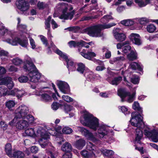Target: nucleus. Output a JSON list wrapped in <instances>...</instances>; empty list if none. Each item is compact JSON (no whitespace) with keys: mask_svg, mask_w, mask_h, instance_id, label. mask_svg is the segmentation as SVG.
Here are the masks:
<instances>
[{"mask_svg":"<svg viewBox=\"0 0 158 158\" xmlns=\"http://www.w3.org/2000/svg\"><path fill=\"white\" fill-rule=\"evenodd\" d=\"M131 118L130 122L131 125L137 127L136 129V143L140 144V140L143 136L142 130L144 129V134L148 137L151 139L155 142H158V133L155 129L151 130L148 126L144 125L142 121V117L141 115L136 112H133L131 114Z\"/></svg>","mask_w":158,"mask_h":158,"instance_id":"1","label":"nucleus"},{"mask_svg":"<svg viewBox=\"0 0 158 158\" xmlns=\"http://www.w3.org/2000/svg\"><path fill=\"white\" fill-rule=\"evenodd\" d=\"M113 19V18L110 15H105L100 20L101 22L103 23V24H98L90 27L85 29V32L92 37H100L103 35L101 32L102 30L108 29L115 25L116 24L114 23L106 24Z\"/></svg>","mask_w":158,"mask_h":158,"instance_id":"2","label":"nucleus"},{"mask_svg":"<svg viewBox=\"0 0 158 158\" xmlns=\"http://www.w3.org/2000/svg\"><path fill=\"white\" fill-rule=\"evenodd\" d=\"M24 64L23 68L25 71L28 72L30 81L35 83L38 82L40 79L41 74L35 66L28 59H25Z\"/></svg>","mask_w":158,"mask_h":158,"instance_id":"3","label":"nucleus"},{"mask_svg":"<svg viewBox=\"0 0 158 158\" xmlns=\"http://www.w3.org/2000/svg\"><path fill=\"white\" fill-rule=\"evenodd\" d=\"M80 121L83 125L87 126L94 131H96L99 125V120L88 112L84 114L83 118H81Z\"/></svg>","mask_w":158,"mask_h":158,"instance_id":"4","label":"nucleus"},{"mask_svg":"<svg viewBox=\"0 0 158 158\" xmlns=\"http://www.w3.org/2000/svg\"><path fill=\"white\" fill-rule=\"evenodd\" d=\"M29 110L25 105H22L19 106L15 110V115L18 118L26 119L30 123L32 124L35 119L31 115L28 114Z\"/></svg>","mask_w":158,"mask_h":158,"instance_id":"5","label":"nucleus"},{"mask_svg":"<svg viewBox=\"0 0 158 158\" xmlns=\"http://www.w3.org/2000/svg\"><path fill=\"white\" fill-rule=\"evenodd\" d=\"M73 9V8L71 7L67 3L63 2L59 3L56 6L55 10L62 11L63 14L60 16V19H71L73 16L74 11H72L69 13H66V11L68 9L71 10Z\"/></svg>","mask_w":158,"mask_h":158,"instance_id":"6","label":"nucleus"},{"mask_svg":"<svg viewBox=\"0 0 158 158\" xmlns=\"http://www.w3.org/2000/svg\"><path fill=\"white\" fill-rule=\"evenodd\" d=\"M37 133L41 137L39 142L42 148H45L47 146L51 145V144L48 140L49 139V134L44 129L39 128L37 131Z\"/></svg>","mask_w":158,"mask_h":158,"instance_id":"7","label":"nucleus"},{"mask_svg":"<svg viewBox=\"0 0 158 158\" xmlns=\"http://www.w3.org/2000/svg\"><path fill=\"white\" fill-rule=\"evenodd\" d=\"M6 41L13 45H16L18 44L22 47L26 48L28 44V40L27 37L23 39H20L14 34H11L10 38L6 40Z\"/></svg>","mask_w":158,"mask_h":158,"instance_id":"8","label":"nucleus"},{"mask_svg":"<svg viewBox=\"0 0 158 158\" xmlns=\"http://www.w3.org/2000/svg\"><path fill=\"white\" fill-rule=\"evenodd\" d=\"M118 94L121 98L122 102L126 101V98L127 97V102L130 103L132 102L134 100L135 92H134L131 95L130 92H127L125 89H120L118 90Z\"/></svg>","mask_w":158,"mask_h":158,"instance_id":"9","label":"nucleus"},{"mask_svg":"<svg viewBox=\"0 0 158 158\" xmlns=\"http://www.w3.org/2000/svg\"><path fill=\"white\" fill-rule=\"evenodd\" d=\"M55 52L59 55L61 58H63L65 61L67 63V68L69 70L72 71H75L76 69V64L74 63L73 61L70 59H69L66 54L63 53L61 51L58 49L55 51Z\"/></svg>","mask_w":158,"mask_h":158,"instance_id":"10","label":"nucleus"},{"mask_svg":"<svg viewBox=\"0 0 158 158\" xmlns=\"http://www.w3.org/2000/svg\"><path fill=\"white\" fill-rule=\"evenodd\" d=\"M79 54L85 58L90 60L91 58L96 56L95 53L91 50H87L82 48H78Z\"/></svg>","mask_w":158,"mask_h":158,"instance_id":"11","label":"nucleus"},{"mask_svg":"<svg viewBox=\"0 0 158 158\" xmlns=\"http://www.w3.org/2000/svg\"><path fill=\"white\" fill-rule=\"evenodd\" d=\"M78 129L81 132L82 135L89 140H91L94 143H97L99 141L98 139L94 136L92 133L83 127H78Z\"/></svg>","mask_w":158,"mask_h":158,"instance_id":"12","label":"nucleus"},{"mask_svg":"<svg viewBox=\"0 0 158 158\" xmlns=\"http://www.w3.org/2000/svg\"><path fill=\"white\" fill-rule=\"evenodd\" d=\"M19 118L17 119V121L16 124V127L17 128L20 130H23L25 129L30 124L34 125L35 123L34 121V123L31 124L30 123L29 121H26L25 119L23 120H19Z\"/></svg>","mask_w":158,"mask_h":158,"instance_id":"13","label":"nucleus"},{"mask_svg":"<svg viewBox=\"0 0 158 158\" xmlns=\"http://www.w3.org/2000/svg\"><path fill=\"white\" fill-rule=\"evenodd\" d=\"M114 36L118 41H123L126 40V36L122 32L121 29L116 28L113 30Z\"/></svg>","mask_w":158,"mask_h":158,"instance_id":"14","label":"nucleus"},{"mask_svg":"<svg viewBox=\"0 0 158 158\" xmlns=\"http://www.w3.org/2000/svg\"><path fill=\"white\" fill-rule=\"evenodd\" d=\"M56 84L62 93L66 94L69 92V86L66 82L60 81H57Z\"/></svg>","mask_w":158,"mask_h":158,"instance_id":"15","label":"nucleus"},{"mask_svg":"<svg viewBox=\"0 0 158 158\" xmlns=\"http://www.w3.org/2000/svg\"><path fill=\"white\" fill-rule=\"evenodd\" d=\"M97 130L99 137L101 138L107 135L108 132V127L104 124L100 125Z\"/></svg>","mask_w":158,"mask_h":158,"instance_id":"16","label":"nucleus"},{"mask_svg":"<svg viewBox=\"0 0 158 158\" xmlns=\"http://www.w3.org/2000/svg\"><path fill=\"white\" fill-rule=\"evenodd\" d=\"M0 85H6L9 89H12L14 84L10 77H5L0 79Z\"/></svg>","mask_w":158,"mask_h":158,"instance_id":"17","label":"nucleus"},{"mask_svg":"<svg viewBox=\"0 0 158 158\" xmlns=\"http://www.w3.org/2000/svg\"><path fill=\"white\" fill-rule=\"evenodd\" d=\"M16 4L19 9L22 11H25L29 8V4L24 0H19L16 2Z\"/></svg>","mask_w":158,"mask_h":158,"instance_id":"18","label":"nucleus"},{"mask_svg":"<svg viewBox=\"0 0 158 158\" xmlns=\"http://www.w3.org/2000/svg\"><path fill=\"white\" fill-rule=\"evenodd\" d=\"M129 38L132 43L135 44L139 45L142 43L140 37L138 34L131 33L130 35Z\"/></svg>","mask_w":158,"mask_h":158,"instance_id":"19","label":"nucleus"},{"mask_svg":"<svg viewBox=\"0 0 158 158\" xmlns=\"http://www.w3.org/2000/svg\"><path fill=\"white\" fill-rule=\"evenodd\" d=\"M42 92L40 91L38 92L36 91L35 92V94L37 96H41V99L44 101H49L52 99L51 96L48 94L44 93L41 94Z\"/></svg>","mask_w":158,"mask_h":158,"instance_id":"20","label":"nucleus"},{"mask_svg":"<svg viewBox=\"0 0 158 158\" xmlns=\"http://www.w3.org/2000/svg\"><path fill=\"white\" fill-rule=\"evenodd\" d=\"M85 141L83 139H80L76 141L74 143V145L78 149H81L85 145Z\"/></svg>","mask_w":158,"mask_h":158,"instance_id":"21","label":"nucleus"},{"mask_svg":"<svg viewBox=\"0 0 158 158\" xmlns=\"http://www.w3.org/2000/svg\"><path fill=\"white\" fill-rule=\"evenodd\" d=\"M86 148L87 150L91 151L93 153L92 156H95V153H98V152L95 150V147L91 142L88 143L86 146Z\"/></svg>","mask_w":158,"mask_h":158,"instance_id":"22","label":"nucleus"},{"mask_svg":"<svg viewBox=\"0 0 158 158\" xmlns=\"http://www.w3.org/2000/svg\"><path fill=\"white\" fill-rule=\"evenodd\" d=\"M144 0L145 1L142 0H134V1L139 7H142L145 6L150 3V0Z\"/></svg>","mask_w":158,"mask_h":158,"instance_id":"23","label":"nucleus"},{"mask_svg":"<svg viewBox=\"0 0 158 158\" xmlns=\"http://www.w3.org/2000/svg\"><path fill=\"white\" fill-rule=\"evenodd\" d=\"M72 147L69 143L66 142L61 147L62 150L64 152H69L72 150Z\"/></svg>","mask_w":158,"mask_h":158,"instance_id":"24","label":"nucleus"},{"mask_svg":"<svg viewBox=\"0 0 158 158\" xmlns=\"http://www.w3.org/2000/svg\"><path fill=\"white\" fill-rule=\"evenodd\" d=\"M131 68L133 70L138 69L139 70L141 71L142 70V68L140 64L135 62L131 63L130 65Z\"/></svg>","mask_w":158,"mask_h":158,"instance_id":"25","label":"nucleus"},{"mask_svg":"<svg viewBox=\"0 0 158 158\" xmlns=\"http://www.w3.org/2000/svg\"><path fill=\"white\" fill-rule=\"evenodd\" d=\"M25 155L24 153L20 151L15 152L13 154L14 158H24Z\"/></svg>","mask_w":158,"mask_h":158,"instance_id":"26","label":"nucleus"},{"mask_svg":"<svg viewBox=\"0 0 158 158\" xmlns=\"http://www.w3.org/2000/svg\"><path fill=\"white\" fill-rule=\"evenodd\" d=\"M25 134L28 136L31 137H34L35 136V134L33 128H29L25 131Z\"/></svg>","mask_w":158,"mask_h":158,"instance_id":"27","label":"nucleus"},{"mask_svg":"<svg viewBox=\"0 0 158 158\" xmlns=\"http://www.w3.org/2000/svg\"><path fill=\"white\" fill-rule=\"evenodd\" d=\"M122 24L126 26H129L133 25L134 24V21L131 19H126L121 21Z\"/></svg>","mask_w":158,"mask_h":158,"instance_id":"28","label":"nucleus"},{"mask_svg":"<svg viewBox=\"0 0 158 158\" xmlns=\"http://www.w3.org/2000/svg\"><path fill=\"white\" fill-rule=\"evenodd\" d=\"M12 149V147L10 143H7L5 147V151L6 154L9 156H11Z\"/></svg>","mask_w":158,"mask_h":158,"instance_id":"29","label":"nucleus"},{"mask_svg":"<svg viewBox=\"0 0 158 158\" xmlns=\"http://www.w3.org/2000/svg\"><path fill=\"white\" fill-rule=\"evenodd\" d=\"M77 70L80 73H83L85 70V66L82 63H79L77 65Z\"/></svg>","mask_w":158,"mask_h":158,"instance_id":"30","label":"nucleus"},{"mask_svg":"<svg viewBox=\"0 0 158 158\" xmlns=\"http://www.w3.org/2000/svg\"><path fill=\"white\" fill-rule=\"evenodd\" d=\"M103 155L106 156H109L113 155L114 152L112 150H109L106 149H102L101 150Z\"/></svg>","mask_w":158,"mask_h":158,"instance_id":"31","label":"nucleus"},{"mask_svg":"<svg viewBox=\"0 0 158 158\" xmlns=\"http://www.w3.org/2000/svg\"><path fill=\"white\" fill-rule=\"evenodd\" d=\"M122 80V77H116L111 81L110 84L113 85H117Z\"/></svg>","mask_w":158,"mask_h":158,"instance_id":"32","label":"nucleus"},{"mask_svg":"<svg viewBox=\"0 0 158 158\" xmlns=\"http://www.w3.org/2000/svg\"><path fill=\"white\" fill-rule=\"evenodd\" d=\"M127 57L130 60H133L136 59L137 55L133 51H131L130 53L127 55Z\"/></svg>","mask_w":158,"mask_h":158,"instance_id":"33","label":"nucleus"},{"mask_svg":"<svg viewBox=\"0 0 158 158\" xmlns=\"http://www.w3.org/2000/svg\"><path fill=\"white\" fill-rule=\"evenodd\" d=\"M8 90L7 88L4 87H0V96H4L7 95Z\"/></svg>","mask_w":158,"mask_h":158,"instance_id":"34","label":"nucleus"},{"mask_svg":"<svg viewBox=\"0 0 158 158\" xmlns=\"http://www.w3.org/2000/svg\"><path fill=\"white\" fill-rule=\"evenodd\" d=\"M146 29L149 32L153 33L156 30V27L153 24H150L147 26Z\"/></svg>","mask_w":158,"mask_h":158,"instance_id":"35","label":"nucleus"},{"mask_svg":"<svg viewBox=\"0 0 158 158\" xmlns=\"http://www.w3.org/2000/svg\"><path fill=\"white\" fill-rule=\"evenodd\" d=\"M12 62L13 64L17 66L23 63L22 60L18 57L13 58L12 60Z\"/></svg>","mask_w":158,"mask_h":158,"instance_id":"36","label":"nucleus"},{"mask_svg":"<svg viewBox=\"0 0 158 158\" xmlns=\"http://www.w3.org/2000/svg\"><path fill=\"white\" fill-rule=\"evenodd\" d=\"M103 52H105V57L106 59H109L111 56V52L109 51L108 48L106 47H103L102 48Z\"/></svg>","mask_w":158,"mask_h":158,"instance_id":"37","label":"nucleus"},{"mask_svg":"<svg viewBox=\"0 0 158 158\" xmlns=\"http://www.w3.org/2000/svg\"><path fill=\"white\" fill-rule=\"evenodd\" d=\"M15 105V101L13 100H9L7 101L6 103V107L9 109L14 107Z\"/></svg>","mask_w":158,"mask_h":158,"instance_id":"38","label":"nucleus"},{"mask_svg":"<svg viewBox=\"0 0 158 158\" xmlns=\"http://www.w3.org/2000/svg\"><path fill=\"white\" fill-rule=\"evenodd\" d=\"M132 108L135 110H138L140 112H142V109L140 107L139 104L138 102H134L132 105Z\"/></svg>","mask_w":158,"mask_h":158,"instance_id":"39","label":"nucleus"},{"mask_svg":"<svg viewBox=\"0 0 158 158\" xmlns=\"http://www.w3.org/2000/svg\"><path fill=\"white\" fill-rule=\"evenodd\" d=\"M9 56L8 52L4 50H0V57L2 60H5V57H7Z\"/></svg>","mask_w":158,"mask_h":158,"instance_id":"40","label":"nucleus"},{"mask_svg":"<svg viewBox=\"0 0 158 158\" xmlns=\"http://www.w3.org/2000/svg\"><path fill=\"white\" fill-rule=\"evenodd\" d=\"M68 30L69 31H72L74 33H77L79 31L80 28L78 27H70L64 29V30Z\"/></svg>","mask_w":158,"mask_h":158,"instance_id":"41","label":"nucleus"},{"mask_svg":"<svg viewBox=\"0 0 158 158\" xmlns=\"http://www.w3.org/2000/svg\"><path fill=\"white\" fill-rule=\"evenodd\" d=\"M19 81L21 83H25L27 82L28 78L27 76L22 75L18 78Z\"/></svg>","mask_w":158,"mask_h":158,"instance_id":"42","label":"nucleus"},{"mask_svg":"<svg viewBox=\"0 0 158 158\" xmlns=\"http://www.w3.org/2000/svg\"><path fill=\"white\" fill-rule=\"evenodd\" d=\"M73 130L70 127H64L62 129V132L65 134H69L71 133Z\"/></svg>","mask_w":158,"mask_h":158,"instance_id":"43","label":"nucleus"},{"mask_svg":"<svg viewBox=\"0 0 158 158\" xmlns=\"http://www.w3.org/2000/svg\"><path fill=\"white\" fill-rule=\"evenodd\" d=\"M51 17L49 16L48 18L45 21V28L46 29H50V22L51 19Z\"/></svg>","mask_w":158,"mask_h":158,"instance_id":"44","label":"nucleus"},{"mask_svg":"<svg viewBox=\"0 0 158 158\" xmlns=\"http://www.w3.org/2000/svg\"><path fill=\"white\" fill-rule=\"evenodd\" d=\"M119 109L126 115L130 114V111L129 110L128 108L127 107L125 106H120Z\"/></svg>","mask_w":158,"mask_h":158,"instance_id":"45","label":"nucleus"},{"mask_svg":"<svg viewBox=\"0 0 158 158\" xmlns=\"http://www.w3.org/2000/svg\"><path fill=\"white\" fill-rule=\"evenodd\" d=\"M16 94V97L18 98H21L26 94V92L24 90H19L18 89Z\"/></svg>","mask_w":158,"mask_h":158,"instance_id":"46","label":"nucleus"},{"mask_svg":"<svg viewBox=\"0 0 158 158\" xmlns=\"http://www.w3.org/2000/svg\"><path fill=\"white\" fill-rule=\"evenodd\" d=\"M7 29L2 25H0V34L2 35H4L7 32Z\"/></svg>","mask_w":158,"mask_h":158,"instance_id":"47","label":"nucleus"},{"mask_svg":"<svg viewBox=\"0 0 158 158\" xmlns=\"http://www.w3.org/2000/svg\"><path fill=\"white\" fill-rule=\"evenodd\" d=\"M125 46L123 48V52L125 53H128L131 50V47L128 44Z\"/></svg>","mask_w":158,"mask_h":158,"instance_id":"48","label":"nucleus"},{"mask_svg":"<svg viewBox=\"0 0 158 158\" xmlns=\"http://www.w3.org/2000/svg\"><path fill=\"white\" fill-rule=\"evenodd\" d=\"M18 92L17 89H15L11 90H8L7 95H11L12 96H16L17 92Z\"/></svg>","mask_w":158,"mask_h":158,"instance_id":"49","label":"nucleus"},{"mask_svg":"<svg viewBox=\"0 0 158 158\" xmlns=\"http://www.w3.org/2000/svg\"><path fill=\"white\" fill-rule=\"evenodd\" d=\"M81 155L84 158H90L91 155H90L88 152L85 150H83L81 152Z\"/></svg>","mask_w":158,"mask_h":158,"instance_id":"50","label":"nucleus"},{"mask_svg":"<svg viewBox=\"0 0 158 158\" xmlns=\"http://www.w3.org/2000/svg\"><path fill=\"white\" fill-rule=\"evenodd\" d=\"M139 79L138 76H133L131 79V82L135 84L139 83Z\"/></svg>","mask_w":158,"mask_h":158,"instance_id":"51","label":"nucleus"},{"mask_svg":"<svg viewBox=\"0 0 158 158\" xmlns=\"http://www.w3.org/2000/svg\"><path fill=\"white\" fill-rule=\"evenodd\" d=\"M62 98L63 100L67 102H71L73 101V99L67 95H63Z\"/></svg>","mask_w":158,"mask_h":158,"instance_id":"52","label":"nucleus"},{"mask_svg":"<svg viewBox=\"0 0 158 158\" xmlns=\"http://www.w3.org/2000/svg\"><path fill=\"white\" fill-rule=\"evenodd\" d=\"M125 59L123 56H120L114 58V60L116 63H118L120 62L123 61Z\"/></svg>","mask_w":158,"mask_h":158,"instance_id":"53","label":"nucleus"},{"mask_svg":"<svg viewBox=\"0 0 158 158\" xmlns=\"http://www.w3.org/2000/svg\"><path fill=\"white\" fill-rule=\"evenodd\" d=\"M29 40L31 48L33 49H35L36 48V45L35 41L32 38H30Z\"/></svg>","mask_w":158,"mask_h":158,"instance_id":"54","label":"nucleus"},{"mask_svg":"<svg viewBox=\"0 0 158 158\" xmlns=\"http://www.w3.org/2000/svg\"><path fill=\"white\" fill-rule=\"evenodd\" d=\"M40 38L43 44L45 45L46 46H47L48 45V43L46 38L42 35L40 36Z\"/></svg>","mask_w":158,"mask_h":158,"instance_id":"55","label":"nucleus"},{"mask_svg":"<svg viewBox=\"0 0 158 158\" xmlns=\"http://www.w3.org/2000/svg\"><path fill=\"white\" fill-rule=\"evenodd\" d=\"M60 105L59 103L53 102L51 106L52 108L54 110H56L58 109Z\"/></svg>","mask_w":158,"mask_h":158,"instance_id":"56","label":"nucleus"},{"mask_svg":"<svg viewBox=\"0 0 158 158\" xmlns=\"http://www.w3.org/2000/svg\"><path fill=\"white\" fill-rule=\"evenodd\" d=\"M47 5L43 2H39L37 4V6L39 9H43L46 7Z\"/></svg>","mask_w":158,"mask_h":158,"instance_id":"57","label":"nucleus"},{"mask_svg":"<svg viewBox=\"0 0 158 158\" xmlns=\"http://www.w3.org/2000/svg\"><path fill=\"white\" fill-rule=\"evenodd\" d=\"M9 72H16L18 71V69L14 65H11L8 69Z\"/></svg>","mask_w":158,"mask_h":158,"instance_id":"58","label":"nucleus"},{"mask_svg":"<svg viewBox=\"0 0 158 158\" xmlns=\"http://www.w3.org/2000/svg\"><path fill=\"white\" fill-rule=\"evenodd\" d=\"M17 27L19 30L21 31H23L25 30L26 28V26L25 25L21 24L18 25Z\"/></svg>","mask_w":158,"mask_h":158,"instance_id":"59","label":"nucleus"},{"mask_svg":"<svg viewBox=\"0 0 158 158\" xmlns=\"http://www.w3.org/2000/svg\"><path fill=\"white\" fill-rule=\"evenodd\" d=\"M98 16L96 15L94 16H84L82 19V20H88L90 19H95L97 18Z\"/></svg>","mask_w":158,"mask_h":158,"instance_id":"60","label":"nucleus"},{"mask_svg":"<svg viewBox=\"0 0 158 158\" xmlns=\"http://www.w3.org/2000/svg\"><path fill=\"white\" fill-rule=\"evenodd\" d=\"M129 44V41H126L122 44L118 43L117 45V48L118 49H120L123 46H124L125 45H127V44Z\"/></svg>","mask_w":158,"mask_h":158,"instance_id":"61","label":"nucleus"},{"mask_svg":"<svg viewBox=\"0 0 158 158\" xmlns=\"http://www.w3.org/2000/svg\"><path fill=\"white\" fill-rule=\"evenodd\" d=\"M73 108L72 106L67 105H65L64 107L65 110L66 112L71 111L73 110Z\"/></svg>","mask_w":158,"mask_h":158,"instance_id":"62","label":"nucleus"},{"mask_svg":"<svg viewBox=\"0 0 158 158\" xmlns=\"http://www.w3.org/2000/svg\"><path fill=\"white\" fill-rule=\"evenodd\" d=\"M148 22V19L145 18H141L139 20V22L141 24H144Z\"/></svg>","mask_w":158,"mask_h":158,"instance_id":"63","label":"nucleus"},{"mask_svg":"<svg viewBox=\"0 0 158 158\" xmlns=\"http://www.w3.org/2000/svg\"><path fill=\"white\" fill-rule=\"evenodd\" d=\"M72 154L70 152H67L63 156L62 158H71Z\"/></svg>","mask_w":158,"mask_h":158,"instance_id":"64","label":"nucleus"}]
</instances>
